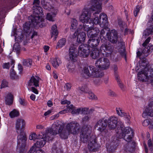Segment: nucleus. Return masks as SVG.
I'll return each instance as SVG.
<instances>
[{"instance_id": "f257e3e1", "label": "nucleus", "mask_w": 153, "mask_h": 153, "mask_svg": "<svg viewBox=\"0 0 153 153\" xmlns=\"http://www.w3.org/2000/svg\"><path fill=\"white\" fill-rule=\"evenodd\" d=\"M108 126L109 129H114L117 126L116 131V136L118 138H123L127 142H130L134 136L132 129L128 127L124 128L121 121H118L117 118L111 117L107 120Z\"/></svg>"}, {"instance_id": "f03ea898", "label": "nucleus", "mask_w": 153, "mask_h": 153, "mask_svg": "<svg viewBox=\"0 0 153 153\" xmlns=\"http://www.w3.org/2000/svg\"><path fill=\"white\" fill-rule=\"evenodd\" d=\"M89 39L88 44H84L81 45L79 47V54L81 57H87L89 55L91 49L94 48L97 46L100 42V39L98 37H94Z\"/></svg>"}, {"instance_id": "7ed1b4c3", "label": "nucleus", "mask_w": 153, "mask_h": 153, "mask_svg": "<svg viewBox=\"0 0 153 153\" xmlns=\"http://www.w3.org/2000/svg\"><path fill=\"white\" fill-rule=\"evenodd\" d=\"M25 125V121L20 119H18L16 121V128L18 134H20L17 136V144L18 146H20V144H22L23 147L26 146V141L27 137L23 128Z\"/></svg>"}, {"instance_id": "20e7f679", "label": "nucleus", "mask_w": 153, "mask_h": 153, "mask_svg": "<svg viewBox=\"0 0 153 153\" xmlns=\"http://www.w3.org/2000/svg\"><path fill=\"white\" fill-rule=\"evenodd\" d=\"M91 3L92 6L90 10H91L92 11L91 13H93L92 17H94V18L93 21L91 20H90L89 24L92 25V26L94 25V23L96 25H99L101 19H100V15L99 17L98 16L96 15L99 14L100 12L101 7L99 2L96 0H92Z\"/></svg>"}, {"instance_id": "39448f33", "label": "nucleus", "mask_w": 153, "mask_h": 153, "mask_svg": "<svg viewBox=\"0 0 153 153\" xmlns=\"http://www.w3.org/2000/svg\"><path fill=\"white\" fill-rule=\"evenodd\" d=\"M64 128L62 124L58 120H57L53 124L51 128H48L46 131L45 136L50 137L48 138L49 140H52L53 138V136L56 134L59 131Z\"/></svg>"}, {"instance_id": "423d86ee", "label": "nucleus", "mask_w": 153, "mask_h": 153, "mask_svg": "<svg viewBox=\"0 0 153 153\" xmlns=\"http://www.w3.org/2000/svg\"><path fill=\"white\" fill-rule=\"evenodd\" d=\"M29 22H26L23 26L24 30L27 33L28 32V30L30 29V26H32L35 27L38 25L41 28L44 27V25L40 24L41 19L39 16H33L31 15L29 17Z\"/></svg>"}, {"instance_id": "0eeeda50", "label": "nucleus", "mask_w": 153, "mask_h": 153, "mask_svg": "<svg viewBox=\"0 0 153 153\" xmlns=\"http://www.w3.org/2000/svg\"><path fill=\"white\" fill-rule=\"evenodd\" d=\"M91 128L90 125H85L82 128L80 132V140L83 143H87L89 141L88 143L90 142L89 140L92 136H94L97 139V137L94 135H92L90 136L91 133Z\"/></svg>"}, {"instance_id": "6e6552de", "label": "nucleus", "mask_w": 153, "mask_h": 153, "mask_svg": "<svg viewBox=\"0 0 153 153\" xmlns=\"http://www.w3.org/2000/svg\"><path fill=\"white\" fill-rule=\"evenodd\" d=\"M84 70V73L89 77H100L104 75L103 72L92 65L89 66V69L88 67H85Z\"/></svg>"}, {"instance_id": "1a4fd4ad", "label": "nucleus", "mask_w": 153, "mask_h": 153, "mask_svg": "<svg viewBox=\"0 0 153 153\" xmlns=\"http://www.w3.org/2000/svg\"><path fill=\"white\" fill-rule=\"evenodd\" d=\"M107 119L105 118H102L100 119L97 123L95 127H97V130L100 132V134L103 137H105L108 132V130L106 129L108 126Z\"/></svg>"}, {"instance_id": "9d476101", "label": "nucleus", "mask_w": 153, "mask_h": 153, "mask_svg": "<svg viewBox=\"0 0 153 153\" xmlns=\"http://www.w3.org/2000/svg\"><path fill=\"white\" fill-rule=\"evenodd\" d=\"M114 47L109 42L103 44L100 48L101 54L103 56L108 57L113 52Z\"/></svg>"}, {"instance_id": "9b49d317", "label": "nucleus", "mask_w": 153, "mask_h": 153, "mask_svg": "<svg viewBox=\"0 0 153 153\" xmlns=\"http://www.w3.org/2000/svg\"><path fill=\"white\" fill-rule=\"evenodd\" d=\"M90 142L88 143V146L89 151H87L86 153H92L98 150L100 147L99 144L97 142L96 137L94 136H92L89 140Z\"/></svg>"}, {"instance_id": "f8f14e48", "label": "nucleus", "mask_w": 153, "mask_h": 153, "mask_svg": "<svg viewBox=\"0 0 153 153\" xmlns=\"http://www.w3.org/2000/svg\"><path fill=\"white\" fill-rule=\"evenodd\" d=\"M66 128L71 134L74 135L79 132L80 126L76 121H72L67 124Z\"/></svg>"}, {"instance_id": "ddd939ff", "label": "nucleus", "mask_w": 153, "mask_h": 153, "mask_svg": "<svg viewBox=\"0 0 153 153\" xmlns=\"http://www.w3.org/2000/svg\"><path fill=\"white\" fill-rule=\"evenodd\" d=\"M90 9H85L83 11L82 14L79 17L80 22L83 23H86L88 24L90 22V17L91 16V13ZM88 24H89L88 23Z\"/></svg>"}, {"instance_id": "4468645a", "label": "nucleus", "mask_w": 153, "mask_h": 153, "mask_svg": "<svg viewBox=\"0 0 153 153\" xmlns=\"http://www.w3.org/2000/svg\"><path fill=\"white\" fill-rule=\"evenodd\" d=\"M69 51V56L70 60L75 62L77 60V56L78 54L80 56L79 54V48L77 51L76 48L74 45H72L70 47Z\"/></svg>"}, {"instance_id": "2eb2a0df", "label": "nucleus", "mask_w": 153, "mask_h": 153, "mask_svg": "<svg viewBox=\"0 0 153 153\" xmlns=\"http://www.w3.org/2000/svg\"><path fill=\"white\" fill-rule=\"evenodd\" d=\"M148 69L145 68L144 70L139 71L137 74L138 79L143 82H149V78L148 75Z\"/></svg>"}, {"instance_id": "dca6fc26", "label": "nucleus", "mask_w": 153, "mask_h": 153, "mask_svg": "<svg viewBox=\"0 0 153 153\" xmlns=\"http://www.w3.org/2000/svg\"><path fill=\"white\" fill-rule=\"evenodd\" d=\"M107 38L111 42L115 44L118 39V33L116 30H112L111 31L108 32L106 33Z\"/></svg>"}, {"instance_id": "f3484780", "label": "nucleus", "mask_w": 153, "mask_h": 153, "mask_svg": "<svg viewBox=\"0 0 153 153\" xmlns=\"http://www.w3.org/2000/svg\"><path fill=\"white\" fill-rule=\"evenodd\" d=\"M91 26H90L88 24L85 25H84V24H83L82 25H80L78 27L77 30L74 33L73 35V37H75L77 36L79 33V31L81 32L84 30L87 31V33L88 31L90 28H91Z\"/></svg>"}, {"instance_id": "a211bd4d", "label": "nucleus", "mask_w": 153, "mask_h": 153, "mask_svg": "<svg viewBox=\"0 0 153 153\" xmlns=\"http://www.w3.org/2000/svg\"><path fill=\"white\" fill-rule=\"evenodd\" d=\"M33 10L34 14V15H33L32 16H39V17L41 19L40 24L41 25H43L44 23L42 22V19L40 17V16H42L44 15L43 12L42 11V8L40 6L35 7L33 6Z\"/></svg>"}, {"instance_id": "6ab92c4d", "label": "nucleus", "mask_w": 153, "mask_h": 153, "mask_svg": "<svg viewBox=\"0 0 153 153\" xmlns=\"http://www.w3.org/2000/svg\"><path fill=\"white\" fill-rule=\"evenodd\" d=\"M100 32V30L99 28L96 27L93 28L91 27V28L88 31L87 35L89 39L91 37L94 38V36L97 37V36Z\"/></svg>"}, {"instance_id": "aec40b11", "label": "nucleus", "mask_w": 153, "mask_h": 153, "mask_svg": "<svg viewBox=\"0 0 153 153\" xmlns=\"http://www.w3.org/2000/svg\"><path fill=\"white\" fill-rule=\"evenodd\" d=\"M44 138L45 139H47L48 140H51L48 139V138H49L50 139V137H48L47 138L46 137L39 138V139H38V140L37 141L36 143L33 146L36 148V149H39V148L42 147L45 144L46 142L45 140L44 139Z\"/></svg>"}, {"instance_id": "412c9836", "label": "nucleus", "mask_w": 153, "mask_h": 153, "mask_svg": "<svg viewBox=\"0 0 153 153\" xmlns=\"http://www.w3.org/2000/svg\"><path fill=\"white\" fill-rule=\"evenodd\" d=\"M100 19H101V20L100 21L99 23V25L100 27H103L108 26L107 17L105 14L104 13L100 14Z\"/></svg>"}, {"instance_id": "4be33fe9", "label": "nucleus", "mask_w": 153, "mask_h": 153, "mask_svg": "<svg viewBox=\"0 0 153 153\" xmlns=\"http://www.w3.org/2000/svg\"><path fill=\"white\" fill-rule=\"evenodd\" d=\"M86 33L85 32H82L79 31V33L75 37H73L74 38L77 36V42L79 44H82L81 45H83V44L85 42V39L86 38Z\"/></svg>"}, {"instance_id": "5701e85b", "label": "nucleus", "mask_w": 153, "mask_h": 153, "mask_svg": "<svg viewBox=\"0 0 153 153\" xmlns=\"http://www.w3.org/2000/svg\"><path fill=\"white\" fill-rule=\"evenodd\" d=\"M100 53L101 54L100 50H99L95 48L91 49L89 53L90 56L94 59L98 58L99 57Z\"/></svg>"}, {"instance_id": "b1692460", "label": "nucleus", "mask_w": 153, "mask_h": 153, "mask_svg": "<svg viewBox=\"0 0 153 153\" xmlns=\"http://www.w3.org/2000/svg\"><path fill=\"white\" fill-rule=\"evenodd\" d=\"M58 133L59 134L60 137L62 139H65L68 138V136L71 134L69 131L67 130V128H63L58 131Z\"/></svg>"}, {"instance_id": "393cba45", "label": "nucleus", "mask_w": 153, "mask_h": 153, "mask_svg": "<svg viewBox=\"0 0 153 153\" xmlns=\"http://www.w3.org/2000/svg\"><path fill=\"white\" fill-rule=\"evenodd\" d=\"M37 79L34 76H32L28 82L29 85H34L35 87L39 86V77H37Z\"/></svg>"}, {"instance_id": "a878e982", "label": "nucleus", "mask_w": 153, "mask_h": 153, "mask_svg": "<svg viewBox=\"0 0 153 153\" xmlns=\"http://www.w3.org/2000/svg\"><path fill=\"white\" fill-rule=\"evenodd\" d=\"M46 132L45 134L41 133L40 134L37 136L36 133H33L31 134H30L29 137V139L30 140H33L34 141L36 139H38L39 138H42L43 137H47L45 136Z\"/></svg>"}, {"instance_id": "bb28decb", "label": "nucleus", "mask_w": 153, "mask_h": 153, "mask_svg": "<svg viewBox=\"0 0 153 153\" xmlns=\"http://www.w3.org/2000/svg\"><path fill=\"white\" fill-rule=\"evenodd\" d=\"M58 34V32L57 30V26L56 25H53L51 28V37L52 38L54 36V38L56 39L57 37Z\"/></svg>"}, {"instance_id": "cd10ccee", "label": "nucleus", "mask_w": 153, "mask_h": 153, "mask_svg": "<svg viewBox=\"0 0 153 153\" xmlns=\"http://www.w3.org/2000/svg\"><path fill=\"white\" fill-rule=\"evenodd\" d=\"M51 62L53 66L55 68L58 67L59 64L61 63L60 59L58 57L51 59Z\"/></svg>"}, {"instance_id": "c85d7f7f", "label": "nucleus", "mask_w": 153, "mask_h": 153, "mask_svg": "<svg viewBox=\"0 0 153 153\" xmlns=\"http://www.w3.org/2000/svg\"><path fill=\"white\" fill-rule=\"evenodd\" d=\"M141 59V61H140L139 65L140 66V68H141L142 70H144L145 68H148L147 65L148 64V62L147 61L146 59L144 57L142 58Z\"/></svg>"}, {"instance_id": "c756f323", "label": "nucleus", "mask_w": 153, "mask_h": 153, "mask_svg": "<svg viewBox=\"0 0 153 153\" xmlns=\"http://www.w3.org/2000/svg\"><path fill=\"white\" fill-rule=\"evenodd\" d=\"M67 107V109L68 110H72V114H79L80 112V109L79 108L76 109L75 108L73 105H71Z\"/></svg>"}, {"instance_id": "7c9ffc66", "label": "nucleus", "mask_w": 153, "mask_h": 153, "mask_svg": "<svg viewBox=\"0 0 153 153\" xmlns=\"http://www.w3.org/2000/svg\"><path fill=\"white\" fill-rule=\"evenodd\" d=\"M143 54L144 55L143 57H146L149 54H147L146 52V50L144 48V49H138L137 52V57H139L141 59L142 57L141 56ZM142 58L143 57H142Z\"/></svg>"}, {"instance_id": "2f4dec72", "label": "nucleus", "mask_w": 153, "mask_h": 153, "mask_svg": "<svg viewBox=\"0 0 153 153\" xmlns=\"http://www.w3.org/2000/svg\"><path fill=\"white\" fill-rule=\"evenodd\" d=\"M110 62L108 59L105 58L102 65H101L100 69L102 70H106L109 68Z\"/></svg>"}, {"instance_id": "473e14b6", "label": "nucleus", "mask_w": 153, "mask_h": 153, "mask_svg": "<svg viewBox=\"0 0 153 153\" xmlns=\"http://www.w3.org/2000/svg\"><path fill=\"white\" fill-rule=\"evenodd\" d=\"M6 104L8 105H10L12 104L13 102V96L12 94L9 93L7 95L6 98L5 100Z\"/></svg>"}, {"instance_id": "72a5a7b5", "label": "nucleus", "mask_w": 153, "mask_h": 153, "mask_svg": "<svg viewBox=\"0 0 153 153\" xmlns=\"http://www.w3.org/2000/svg\"><path fill=\"white\" fill-rule=\"evenodd\" d=\"M148 69V75L149 77V82H153V66H151L150 68H147Z\"/></svg>"}, {"instance_id": "f704fd0d", "label": "nucleus", "mask_w": 153, "mask_h": 153, "mask_svg": "<svg viewBox=\"0 0 153 153\" xmlns=\"http://www.w3.org/2000/svg\"><path fill=\"white\" fill-rule=\"evenodd\" d=\"M91 118V115L90 114H88L86 112L85 115L83 117L82 119V122L83 124H85L89 122Z\"/></svg>"}, {"instance_id": "c9c22d12", "label": "nucleus", "mask_w": 153, "mask_h": 153, "mask_svg": "<svg viewBox=\"0 0 153 153\" xmlns=\"http://www.w3.org/2000/svg\"><path fill=\"white\" fill-rule=\"evenodd\" d=\"M66 42V40L65 38L61 39L58 42L56 48L58 49L61 48L65 45Z\"/></svg>"}, {"instance_id": "e433bc0d", "label": "nucleus", "mask_w": 153, "mask_h": 153, "mask_svg": "<svg viewBox=\"0 0 153 153\" xmlns=\"http://www.w3.org/2000/svg\"><path fill=\"white\" fill-rule=\"evenodd\" d=\"M29 152V153H45L42 149H37L34 146H32L30 148Z\"/></svg>"}, {"instance_id": "4c0bfd02", "label": "nucleus", "mask_w": 153, "mask_h": 153, "mask_svg": "<svg viewBox=\"0 0 153 153\" xmlns=\"http://www.w3.org/2000/svg\"><path fill=\"white\" fill-rule=\"evenodd\" d=\"M104 59H105V58L102 57L97 59L95 63V66L100 69L101 65H102Z\"/></svg>"}, {"instance_id": "58836bf2", "label": "nucleus", "mask_w": 153, "mask_h": 153, "mask_svg": "<svg viewBox=\"0 0 153 153\" xmlns=\"http://www.w3.org/2000/svg\"><path fill=\"white\" fill-rule=\"evenodd\" d=\"M77 25V20L75 19H72L71 21V26L70 28L72 31H74V30L76 28Z\"/></svg>"}, {"instance_id": "ea45409f", "label": "nucleus", "mask_w": 153, "mask_h": 153, "mask_svg": "<svg viewBox=\"0 0 153 153\" xmlns=\"http://www.w3.org/2000/svg\"><path fill=\"white\" fill-rule=\"evenodd\" d=\"M19 111L15 109H14L10 112L9 115L11 118H13L15 117L18 116L19 115Z\"/></svg>"}, {"instance_id": "a19ab883", "label": "nucleus", "mask_w": 153, "mask_h": 153, "mask_svg": "<svg viewBox=\"0 0 153 153\" xmlns=\"http://www.w3.org/2000/svg\"><path fill=\"white\" fill-rule=\"evenodd\" d=\"M32 61L30 59H24L23 61V65L24 66L30 67L32 65Z\"/></svg>"}, {"instance_id": "79ce46f5", "label": "nucleus", "mask_w": 153, "mask_h": 153, "mask_svg": "<svg viewBox=\"0 0 153 153\" xmlns=\"http://www.w3.org/2000/svg\"><path fill=\"white\" fill-rule=\"evenodd\" d=\"M13 48L14 51L16 52L17 54L19 53L21 48L18 43H15L13 45Z\"/></svg>"}, {"instance_id": "37998d69", "label": "nucleus", "mask_w": 153, "mask_h": 153, "mask_svg": "<svg viewBox=\"0 0 153 153\" xmlns=\"http://www.w3.org/2000/svg\"><path fill=\"white\" fill-rule=\"evenodd\" d=\"M79 89L82 92L84 93H87L89 92V88L87 87L86 85H84L82 87H79Z\"/></svg>"}, {"instance_id": "c03bdc74", "label": "nucleus", "mask_w": 153, "mask_h": 153, "mask_svg": "<svg viewBox=\"0 0 153 153\" xmlns=\"http://www.w3.org/2000/svg\"><path fill=\"white\" fill-rule=\"evenodd\" d=\"M150 34H152V31L150 28H147L144 31L143 36L145 38H146Z\"/></svg>"}, {"instance_id": "a18cd8bd", "label": "nucleus", "mask_w": 153, "mask_h": 153, "mask_svg": "<svg viewBox=\"0 0 153 153\" xmlns=\"http://www.w3.org/2000/svg\"><path fill=\"white\" fill-rule=\"evenodd\" d=\"M118 23L121 31L123 32L124 30V29L126 26L125 24H124H124H123V22L122 20L120 19L118 20Z\"/></svg>"}, {"instance_id": "49530a36", "label": "nucleus", "mask_w": 153, "mask_h": 153, "mask_svg": "<svg viewBox=\"0 0 153 153\" xmlns=\"http://www.w3.org/2000/svg\"><path fill=\"white\" fill-rule=\"evenodd\" d=\"M144 48L146 50L147 54H148L150 52H152L153 50V45L149 44V45L147 46L146 48Z\"/></svg>"}, {"instance_id": "de8ad7c7", "label": "nucleus", "mask_w": 153, "mask_h": 153, "mask_svg": "<svg viewBox=\"0 0 153 153\" xmlns=\"http://www.w3.org/2000/svg\"><path fill=\"white\" fill-rule=\"evenodd\" d=\"M10 77L12 79H17L19 78V76L16 75V73L13 69L10 73Z\"/></svg>"}, {"instance_id": "09e8293b", "label": "nucleus", "mask_w": 153, "mask_h": 153, "mask_svg": "<svg viewBox=\"0 0 153 153\" xmlns=\"http://www.w3.org/2000/svg\"><path fill=\"white\" fill-rule=\"evenodd\" d=\"M116 110L117 114L120 116H126V114L123 112L120 108H116Z\"/></svg>"}, {"instance_id": "8fccbe9b", "label": "nucleus", "mask_w": 153, "mask_h": 153, "mask_svg": "<svg viewBox=\"0 0 153 153\" xmlns=\"http://www.w3.org/2000/svg\"><path fill=\"white\" fill-rule=\"evenodd\" d=\"M113 70L114 71V74L115 76V78H117L119 77L117 73L118 67L116 65H114L113 66Z\"/></svg>"}, {"instance_id": "3c124183", "label": "nucleus", "mask_w": 153, "mask_h": 153, "mask_svg": "<svg viewBox=\"0 0 153 153\" xmlns=\"http://www.w3.org/2000/svg\"><path fill=\"white\" fill-rule=\"evenodd\" d=\"M87 93H88V97L90 99L94 100L97 99V97L89 90L88 92Z\"/></svg>"}, {"instance_id": "603ef678", "label": "nucleus", "mask_w": 153, "mask_h": 153, "mask_svg": "<svg viewBox=\"0 0 153 153\" xmlns=\"http://www.w3.org/2000/svg\"><path fill=\"white\" fill-rule=\"evenodd\" d=\"M115 79L117 81V83L120 87V88L122 90H124V85H123L122 83H121V82L120 81V79L119 78V77H117V78H115Z\"/></svg>"}, {"instance_id": "864d4df0", "label": "nucleus", "mask_w": 153, "mask_h": 153, "mask_svg": "<svg viewBox=\"0 0 153 153\" xmlns=\"http://www.w3.org/2000/svg\"><path fill=\"white\" fill-rule=\"evenodd\" d=\"M142 124L144 126H147L149 124L152 125L153 126V124H152V123L149 120L146 119L143 122Z\"/></svg>"}, {"instance_id": "5fc2aeb1", "label": "nucleus", "mask_w": 153, "mask_h": 153, "mask_svg": "<svg viewBox=\"0 0 153 153\" xmlns=\"http://www.w3.org/2000/svg\"><path fill=\"white\" fill-rule=\"evenodd\" d=\"M16 1V0H6L5 1L6 4L7 6H10L14 3Z\"/></svg>"}, {"instance_id": "6e6d98bb", "label": "nucleus", "mask_w": 153, "mask_h": 153, "mask_svg": "<svg viewBox=\"0 0 153 153\" xmlns=\"http://www.w3.org/2000/svg\"><path fill=\"white\" fill-rule=\"evenodd\" d=\"M151 39V37H149L145 41V42L143 43L142 45L143 47L146 48L147 46V44L149 42L150 40Z\"/></svg>"}, {"instance_id": "4d7b16f0", "label": "nucleus", "mask_w": 153, "mask_h": 153, "mask_svg": "<svg viewBox=\"0 0 153 153\" xmlns=\"http://www.w3.org/2000/svg\"><path fill=\"white\" fill-rule=\"evenodd\" d=\"M22 146V144H20V146H18V144L17 146V149H18V148H19V153H25L24 152V149L25 146L24 148Z\"/></svg>"}, {"instance_id": "13d9d810", "label": "nucleus", "mask_w": 153, "mask_h": 153, "mask_svg": "<svg viewBox=\"0 0 153 153\" xmlns=\"http://www.w3.org/2000/svg\"><path fill=\"white\" fill-rule=\"evenodd\" d=\"M8 82L5 80L2 81L1 88H4L8 86Z\"/></svg>"}, {"instance_id": "bf43d9fd", "label": "nucleus", "mask_w": 153, "mask_h": 153, "mask_svg": "<svg viewBox=\"0 0 153 153\" xmlns=\"http://www.w3.org/2000/svg\"><path fill=\"white\" fill-rule=\"evenodd\" d=\"M46 18L50 21L53 22L54 21L52 16L50 13H48L47 14Z\"/></svg>"}, {"instance_id": "052dcab7", "label": "nucleus", "mask_w": 153, "mask_h": 153, "mask_svg": "<svg viewBox=\"0 0 153 153\" xmlns=\"http://www.w3.org/2000/svg\"><path fill=\"white\" fill-rule=\"evenodd\" d=\"M52 153H57V147L55 144H53L52 146Z\"/></svg>"}, {"instance_id": "680f3d73", "label": "nucleus", "mask_w": 153, "mask_h": 153, "mask_svg": "<svg viewBox=\"0 0 153 153\" xmlns=\"http://www.w3.org/2000/svg\"><path fill=\"white\" fill-rule=\"evenodd\" d=\"M118 140L116 138V140L114 141L111 143V144L114 146V147L116 148L117 146H118Z\"/></svg>"}, {"instance_id": "e2e57ef3", "label": "nucleus", "mask_w": 153, "mask_h": 153, "mask_svg": "<svg viewBox=\"0 0 153 153\" xmlns=\"http://www.w3.org/2000/svg\"><path fill=\"white\" fill-rule=\"evenodd\" d=\"M80 109V111H82V114H85V112L88 111L89 108L87 107L79 108Z\"/></svg>"}, {"instance_id": "0e129e2a", "label": "nucleus", "mask_w": 153, "mask_h": 153, "mask_svg": "<svg viewBox=\"0 0 153 153\" xmlns=\"http://www.w3.org/2000/svg\"><path fill=\"white\" fill-rule=\"evenodd\" d=\"M3 68H4L9 69L10 67V62L5 63L3 64Z\"/></svg>"}, {"instance_id": "69168bd1", "label": "nucleus", "mask_w": 153, "mask_h": 153, "mask_svg": "<svg viewBox=\"0 0 153 153\" xmlns=\"http://www.w3.org/2000/svg\"><path fill=\"white\" fill-rule=\"evenodd\" d=\"M140 7L138 6L136 8L134 12V14L135 17H136L140 11Z\"/></svg>"}, {"instance_id": "338daca9", "label": "nucleus", "mask_w": 153, "mask_h": 153, "mask_svg": "<svg viewBox=\"0 0 153 153\" xmlns=\"http://www.w3.org/2000/svg\"><path fill=\"white\" fill-rule=\"evenodd\" d=\"M118 43L120 47H123L125 45V43L123 42L122 39H120L118 41Z\"/></svg>"}, {"instance_id": "774afa93", "label": "nucleus", "mask_w": 153, "mask_h": 153, "mask_svg": "<svg viewBox=\"0 0 153 153\" xmlns=\"http://www.w3.org/2000/svg\"><path fill=\"white\" fill-rule=\"evenodd\" d=\"M39 3L40 1L39 0H34L33 3V6L35 7L39 6Z\"/></svg>"}]
</instances>
